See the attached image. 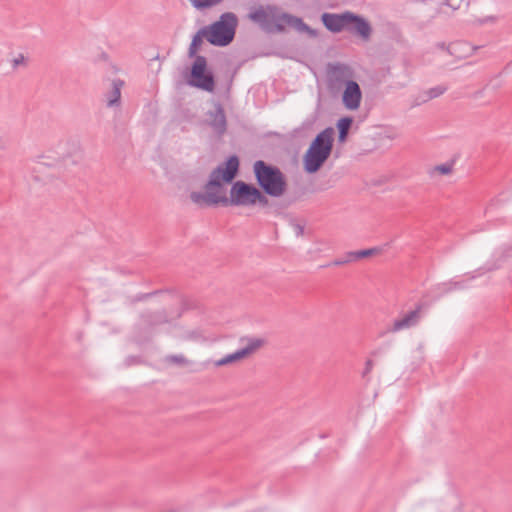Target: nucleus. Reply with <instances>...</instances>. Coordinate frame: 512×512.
Segmentation results:
<instances>
[{"label": "nucleus", "mask_w": 512, "mask_h": 512, "mask_svg": "<svg viewBox=\"0 0 512 512\" xmlns=\"http://www.w3.org/2000/svg\"><path fill=\"white\" fill-rule=\"evenodd\" d=\"M248 19L267 33H281L287 27L309 38L318 37V31L307 25L302 18L282 12L275 5H259L250 9Z\"/></svg>", "instance_id": "1"}, {"label": "nucleus", "mask_w": 512, "mask_h": 512, "mask_svg": "<svg viewBox=\"0 0 512 512\" xmlns=\"http://www.w3.org/2000/svg\"><path fill=\"white\" fill-rule=\"evenodd\" d=\"M239 164V158L236 155L230 156L225 163L212 170L209 180L205 184V193L192 192L190 194L191 200L199 206L223 205V201H226V195L222 192L221 181L232 182L239 171Z\"/></svg>", "instance_id": "2"}, {"label": "nucleus", "mask_w": 512, "mask_h": 512, "mask_svg": "<svg viewBox=\"0 0 512 512\" xmlns=\"http://www.w3.org/2000/svg\"><path fill=\"white\" fill-rule=\"evenodd\" d=\"M334 129L327 127L316 135L303 156L304 170L309 174L318 172L328 160L333 149Z\"/></svg>", "instance_id": "3"}, {"label": "nucleus", "mask_w": 512, "mask_h": 512, "mask_svg": "<svg viewBox=\"0 0 512 512\" xmlns=\"http://www.w3.org/2000/svg\"><path fill=\"white\" fill-rule=\"evenodd\" d=\"M253 172L257 184L265 194L272 197H281L287 190V181L284 173L277 167L257 160L253 165Z\"/></svg>", "instance_id": "4"}, {"label": "nucleus", "mask_w": 512, "mask_h": 512, "mask_svg": "<svg viewBox=\"0 0 512 512\" xmlns=\"http://www.w3.org/2000/svg\"><path fill=\"white\" fill-rule=\"evenodd\" d=\"M238 25L237 16L232 12H225L220 19L211 25L204 26L203 29L207 34V41L218 47L229 45L236 33Z\"/></svg>", "instance_id": "5"}, {"label": "nucleus", "mask_w": 512, "mask_h": 512, "mask_svg": "<svg viewBox=\"0 0 512 512\" xmlns=\"http://www.w3.org/2000/svg\"><path fill=\"white\" fill-rule=\"evenodd\" d=\"M188 84L207 92H213L215 90V77L213 72L208 69L206 57H196L191 66Z\"/></svg>", "instance_id": "6"}, {"label": "nucleus", "mask_w": 512, "mask_h": 512, "mask_svg": "<svg viewBox=\"0 0 512 512\" xmlns=\"http://www.w3.org/2000/svg\"><path fill=\"white\" fill-rule=\"evenodd\" d=\"M354 72L350 66L343 63H334L327 66V86L328 89L337 93L354 82Z\"/></svg>", "instance_id": "7"}, {"label": "nucleus", "mask_w": 512, "mask_h": 512, "mask_svg": "<svg viewBox=\"0 0 512 512\" xmlns=\"http://www.w3.org/2000/svg\"><path fill=\"white\" fill-rule=\"evenodd\" d=\"M257 187L244 181L234 182L230 189L229 197L223 201V206H254Z\"/></svg>", "instance_id": "8"}, {"label": "nucleus", "mask_w": 512, "mask_h": 512, "mask_svg": "<svg viewBox=\"0 0 512 512\" xmlns=\"http://www.w3.org/2000/svg\"><path fill=\"white\" fill-rule=\"evenodd\" d=\"M247 344L245 347L237 350L234 353L228 354L221 358L220 360L215 362L216 366H225L237 361H240L254 352H256L259 348L264 345V340L260 338H247Z\"/></svg>", "instance_id": "9"}, {"label": "nucleus", "mask_w": 512, "mask_h": 512, "mask_svg": "<svg viewBox=\"0 0 512 512\" xmlns=\"http://www.w3.org/2000/svg\"><path fill=\"white\" fill-rule=\"evenodd\" d=\"M346 30L358 36L364 42L370 41L373 33V28L370 22L364 17L351 11L348 20V27Z\"/></svg>", "instance_id": "10"}, {"label": "nucleus", "mask_w": 512, "mask_h": 512, "mask_svg": "<svg viewBox=\"0 0 512 512\" xmlns=\"http://www.w3.org/2000/svg\"><path fill=\"white\" fill-rule=\"evenodd\" d=\"M207 117L208 126L221 138L227 131V119L223 106L216 103L214 109L207 112Z\"/></svg>", "instance_id": "11"}, {"label": "nucleus", "mask_w": 512, "mask_h": 512, "mask_svg": "<svg viewBox=\"0 0 512 512\" xmlns=\"http://www.w3.org/2000/svg\"><path fill=\"white\" fill-rule=\"evenodd\" d=\"M350 11L343 13H328L321 15L323 25L332 33H339L348 27Z\"/></svg>", "instance_id": "12"}, {"label": "nucleus", "mask_w": 512, "mask_h": 512, "mask_svg": "<svg viewBox=\"0 0 512 512\" xmlns=\"http://www.w3.org/2000/svg\"><path fill=\"white\" fill-rule=\"evenodd\" d=\"M362 100V91L360 89L359 84L354 82H349L345 88H343L342 94V102L346 109L354 111L360 107Z\"/></svg>", "instance_id": "13"}, {"label": "nucleus", "mask_w": 512, "mask_h": 512, "mask_svg": "<svg viewBox=\"0 0 512 512\" xmlns=\"http://www.w3.org/2000/svg\"><path fill=\"white\" fill-rule=\"evenodd\" d=\"M422 304H418L416 308L402 317L394 320L390 332H398L404 329H409L418 324L421 319Z\"/></svg>", "instance_id": "14"}, {"label": "nucleus", "mask_w": 512, "mask_h": 512, "mask_svg": "<svg viewBox=\"0 0 512 512\" xmlns=\"http://www.w3.org/2000/svg\"><path fill=\"white\" fill-rule=\"evenodd\" d=\"M478 49H480V46H471L465 41L453 42L447 46L448 53L458 59L467 58L473 55Z\"/></svg>", "instance_id": "15"}, {"label": "nucleus", "mask_w": 512, "mask_h": 512, "mask_svg": "<svg viewBox=\"0 0 512 512\" xmlns=\"http://www.w3.org/2000/svg\"><path fill=\"white\" fill-rule=\"evenodd\" d=\"M123 85L124 82L122 80H113L111 89L105 95L108 107L119 106L121 99V89Z\"/></svg>", "instance_id": "16"}, {"label": "nucleus", "mask_w": 512, "mask_h": 512, "mask_svg": "<svg viewBox=\"0 0 512 512\" xmlns=\"http://www.w3.org/2000/svg\"><path fill=\"white\" fill-rule=\"evenodd\" d=\"M203 38H205L207 40V34L205 32V30L203 29V27L198 30V32L193 36L192 38V41L190 43V46H189V49H188V56L190 58H194V60L196 59L197 56H199L197 54L202 42H203Z\"/></svg>", "instance_id": "17"}, {"label": "nucleus", "mask_w": 512, "mask_h": 512, "mask_svg": "<svg viewBox=\"0 0 512 512\" xmlns=\"http://www.w3.org/2000/svg\"><path fill=\"white\" fill-rule=\"evenodd\" d=\"M353 123V119L351 117H343L338 120L337 128H338V141L340 143H344L347 139L349 129Z\"/></svg>", "instance_id": "18"}, {"label": "nucleus", "mask_w": 512, "mask_h": 512, "mask_svg": "<svg viewBox=\"0 0 512 512\" xmlns=\"http://www.w3.org/2000/svg\"><path fill=\"white\" fill-rule=\"evenodd\" d=\"M454 161L446 162L443 164L436 165L429 170V175L433 177L436 174L450 175L454 170Z\"/></svg>", "instance_id": "19"}, {"label": "nucleus", "mask_w": 512, "mask_h": 512, "mask_svg": "<svg viewBox=\"0 0 512 512\" xmlns=\"http://www.w3.org/2000/svg\"><path fill=\"white\" fill-rule=\"evenodd\" d=\"M466 0H443L441 2V11L442 12H447V9H450L451 12L455 11V10H458L464 3H465Z\"/></svg>", "instance_id": "20"}, {"label": "nucleus", "mask_w": 512, "mask_h": 512, "mask_svg": "<svg viewBox=\"0 0 512 512\" xmlns=\"http://www.w3.org/2000/svg\"><path fill=\"white\" fill-rule=\"evenodd\" d=\"M222 0H190L193 7L196 9H206L219 4Z\"/></svg>", "instance_id": "21"}, {"label": "nucleus", "mask_w": 512, "mask_h": 512, "mask_svg": "<svg viewBox=\"0 0 512 512\" xmlns=\"http://www.w3.org/2000/svg\"><path fill=\"white\" fill-rule=\"evenodd\" d=\"M446 90H447V88L445 86H441V85L430 88L428 91L425 92L426 98H424L423 101L425 102V101L434 99L436 97H439L442 94H444Z\"/></svg>", "instance_id": "22"}, {"label": "nucleus", "mask_w": 512, "mask_h": 512, "mask_svg": "<svg viewBox=\"0 0 512 512\" xmlns=\"http://www.w3.org/2000/svg\"><path fill=\"white\" fill-rule=\"evenodd\" d=\"M354 252V257L356 258V261L360 260V259H363V258H367V257H371V256H374V255H377L379 252H380V249L379 248H369V249H364V250H359V251H353Z\"/></svg>", "instance_id": "23"}, {"label": "nucleus", "mask_w": 512, "mask_h": 512, "mask_svg": "<svg viewBox=\"0 0 512 512\" xmlns=\"http://www.w3.org/2000/svg\"><path fill=\"white\" fill-rule=\"evenodd\" d=\"M353 255H354L353 251L347 252L342 257L335 259L330 265L342 266V265H345V264H348L351 262H355L356 258Z\"/></svg>", "instance_id": "24"}, {"label": "nucleus", "mask_w": 512, "mask_h": 512, "mask_svg": "<svg viewBox=\"0 0 512 512\" xmlns=\"http://www.w3.org/2000/svg\"><path fill=\"white\" fill-rule=\"evenodd\" d=\"M11 64H12L13 70L18 69L19 67L25 68L28 66V59L24 54L20 53V54H18L17 57H15L11 60Z\"/></svg>", "instance_id": "25"}, {"label": "nucleus", "mask_w": 512, "mask_h": 512, "mask_svg": "<svg viewBox=\"0 0 512 512\" xmlns=\"http://www.w3.org/2000/svg\"><path fill=\"white\" fill-rule=\"evenodd\" d=\"M266 195L267 194H265L264 191L262 192L260 189H257L256 195L254 196V205L258 203L262 207L268 206L269 199Z\"/></svg>", "instance_id": "26"}, {"label": "nucleus", "mask_w": 512, "mask_h": 512, "mask_svg": "<svg viewBox=\"0 0 512 512\" xmlns=\"http://www.w3.org/2000/svg\"><path fill=\"white\" fill-rule=\"evenodd\" d=\"M168 361L175 364H183L186 362V359L182 355H171L168 358Z\"/></svg>", "instance_id": "27"}, {"label": "nucleus", "mask_w": 512, "mask_h": 512, "mask_svg": "<svg viewBox=\"0 0 512 512\" xmlns=\"http://www.w3.org/2000/svg\"><path fill=\"white\" fill-rule=\"evenodd\" d=\"M373 366H374V362L371 359H368L365 362V368H364V371H363V374H362V376L364 378L372 371Z\"/></svg>", "instance_id": "28"}, {"label": "nucleus", "mask_w": 512, "mask_h": 512, "mask_svg": "<svg viewBox=\"0 0 512 512\" xmlns=\"http://www.w3.org/2000/svg\"><path fill=\"white\" fill-rule=\"evenodd\" d=\"M495 21H496L495 16H487L485 18L476 19L475 23L482 25V24L489 23V22L494 23Z\"/></svg>", "instance_id": "29"}, {"label": "nucleus", "mask_w": 512, "mask_h": 512, "mask_svg": "<svg viewBox=\"0 0 512 512\" xmlns=\"http://www.w3.org/2000/svg\"><path fill=\"white\" fill-rule=\"evenodd\" d=\"M294 230L297 236H302L304 233V227L300 224H294Z\"/></svg>", "instance_id": "30"}, {"label": "nucleus", "mask_w": 512, "mask_h": 512, "mask_svg": "<svg viewBox=\"0 0 512 512\" xmlns=\"http://www.w3.org/2000/svg\"><path fill=\"white\" fill-rule=\"evenodd\" d=\"M150 317H151V315H150V314H143V315H142V318H144V319H145V321H149Z\"/></svg>", "instance_id": "31"}]
</instances>
